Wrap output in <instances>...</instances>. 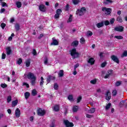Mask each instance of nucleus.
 I'll return each mask as SVG.
<instances>
[{"label":"nucleus","instance_id":"obj_58","mask_svg":"<svg viewBox=\"0 0 127 127\" xmlns=\"http://www.w3.org/2000/svg\"><path fill=\"white\" fill-rule=\"evenodd\" d=\"M125 104V102L124 101L120 102L119 105L120 107H123Z\"/></svg>","mask_w":127,"mask_h":127},{"label":"nucleus","instance_id":"obj_33","mask_svg":"<svg viewBox=\"0 0 127 127\" xmlns=\"http://www.w3.org/2000/svg\"><path fill=\"white\" fill-rule=\"evenodd\" d=\"M32 96H36L37 95V91L36 89H33L32 91Z\"/></svg>","mask_w":127,"mask_h":127},{"label":"nucleus","instance_id":"obj_21","mask_svg":"<svg viewBox=\"0 0 127 127\" xmlns=\"http://www.w3.org/2000/svg\"><path fill=\"white\" fill-rule=\"evenodd\" d=\"M25 98L27 100L30 97V93L29 92H26L24 93Z\"/></svg>","mask_w":127,"mask_h":127},{"label":"nucleus","instance_id":"obj_60","mask_svg":"<svg viewBox=\"0 0 127 127\" xmlns=\"http://www.w3.org/2000/svg\"><path fill=\"white\" fill-rule=\"evenodd\" d=\"M79 64H76L75 65H74V70H76V69H77V68H78V67H79Z\"/></svg>","mask_w":127,"mask_h":127},{"label":"nucleus","instance_id":"obj_57","mask_svg":"<svg viewBox=\"0 0 127 127\" xmlns=\"http://www.w3.org/2000/svg\"><path fill=\"white\" fill-rule=\"evenodd\" d=\"M59 16H60V15L58 14H55V19H58V18H59Z\"/></svg>","mask_w":127,"mask_h":127},{"label":"nucleus","instance_id":"obj_32","mask_svg":"<svg viewBox=\"0 0 127 127\" xmlns=\"http://www.w3.org/2000/svg\"><path fill=\"white\" fill-rule=\"evenodd\" d=\"M56 13L60 15H61V13H62V9H58L56 11Z\"/></svg>","mask_w":127,"mask_h":127},{"label":"nucleus","instance_id":"obj_46","mask_svg":"<svg viewBox=\"0 0 127 127\" xmlns=\"http://www.w3.org/2000/svg\"><path fill=\"white\" fill-rule=\"evenodd\" d=\"M121 84H122V81H117L115 83V86H116V87H119V86L121 85Z\"/></svg>","mask_w":127,"mask_h":127},{"label":"nucleus","instance_id":"obj_34","mask_svg":"<svg viewBox=\"0 0 127 127\" xmlns=\"http://www.w3.org/2000/svg\"><path fill=\"white\" fill-rule=\"evenodd\" d=\"M94 112H96L95 108L91 109L90 110L88 111V113H89V114H94Z\"/></svg>","mask_w":127,"mask_h":127},{"label":"nucleus","instance_id":"obj_11","mask_svg":"<svg viewBox=\"0 0 127 127\" xmlns=\"http://www.w3.org/2000/svg\"><path fill=\"white\" fill-rule=\"evenodd\" d=\"M53 42L51 43V45H58L59 44V42L57 41V40L54 39V38H52Z\"/></svg>","mask_w":127,"mask_h":127},{"label":"nucleus","instance_id":"obj_13","mask_svg":"<svg viewBox=\"0 0 127 127\" xmlns=\"http://www.w3.org/2000/svg\"><path fill=\"white\" fill-rule=\"evenodd\" d=\"M51 80H55V77L51 75H49L47 79V81L48 83H50Z\"/></svg>","mask_w":127,"mask_h":127},{"label":"nucleus","instance_id":"obj_38","mask_svg":"<svg viewBox=\"0 0 127 127\" xmlns=\"http://www.w3.org/2000/svg\"><path fill=\"white\" fill-rule=\"evenodd\" d=\"M81 101H82V96L80 95L79 97H77V103H80Z\"/></svg>","mask_w":127,"mask_h":127},{"label":"nucleus","instance_id":"obj_20","mask_svg":"<svg viewBox=\"0 0 127 127\" xmlns=\"http://www.w3.org/2000/svg\"><path fill=\"white\" fill-rule=\"evenodd\" d=\"M96 26L98 27V28H101V27H103V26H104V22L97 23L96 24Z\"/></svg>","mask_w":127,"mask_h":127},{"label":"nucleus","instance_id":"obj_6","mask_svg":"<svg viewBox=\"0 0 127 127\" xmlns=\"http://www.w3.org/2000/svg\"><path fill=\"white\" fill-rule=\"evenodd\" d=\"M27 78L29 80H33L36 78V76L34 75V74L32 72H29L27 74Z\"/></svg>","mask_w":127,"mask_h":127},{"label":"nucleus","instance_id":"obj_39","mask_svg":"<svg viewBox=\"0 0 127 127\" xmlns=\"http://www.w3.org/2000/svg\"><path fill=\"white\" fill-rule=\"evenodd\" d=\"M69 8H70L69 4H66L65 7H64V10L65 11H68V10H69Z\"/></svg>","mask_w":127,"mask_h":127},{"label":"nucleus","instance_id":"obj_3","mask_svg":"<svg viewBox=\"0 0 127 127\" xmlns=\"http://www.w3.org/2000/svg\"><path fill=\"white\" fill-rule=\"evenodd\" d=\"M70 55L72 57L76 55V57H73V59H75V58H78L79 57V53L77 52L76 49L74 48L70 51Z\"/></svg>","mask_w":127,"mask_h":127},{"label":"nucleus","instance_id":"obj_53","mask_svg":"<svg viewBox=\"0 0 127 127\" xmlns=\"http://www.w3.org/2000/svg\"><path fill=\"white\" fill-rule=\"evenodd\" d=\"M67 99L69 101H72V100H73V95H68V96L67 97Z\"/></svg>","mask_w":127,"mask_h":127},{"label":"nucleus","instance_id":"obj_62","mask_svg":"<svg viewBox=\"0 0 127 127\" xmlns=\"http://www.w3.org/2000/svg\"><path fill=\"white\" fill-rule=\"evenodd\" d=\"M80 10H81L82 11H83L84 12V11H86V7H82L80 8Z\"/></svg>","mask_w":127,"mask_h":127},{"label":"nucleus","instance_id":"obj_64","mask_svg":"<svg viewBox=\"0 0 127 127\" xmlns=\"http://www.w3.org/2000/svg\"><path fill=\"white\" fill-rule=\"evenodd\" d=\"M7 4H6L5 2H2V6L4 7V6H7Z\"/></svg>","mask_w":127,"mask_h":127},{"label":"nucleus","instance_id":"obj_40","mask_svg":"<svg viewBox=\"0 0 127 127\" xmlns=\"http://www.w3.org/2000/svg\"><path fill=\"white\" fill-rule=\"evenodd\" d=\"M127 57V51H125L121 56V57Z\"/></svg>","mask_w":127,"mask_h":127},{"label":"nucleus","instance_id":"obj_49","mask_svg":"<svg viewBox=\"0 0 127 127\" xmlns=\"http://www.w3.org/2000/svg\"><path fill=\"white\" fill-rule=\"evenodd\" d=\"M0 86L3 89H4L5 88H6L7 87V85H6L5 83H2L1 84Z\"/></svg>","mask_w":127,"mask_h":127},{"label":"nucleus","instance_id":"obj_16","mask_svg":"<svg viewBox=\"0 0 127 127\" xmlns=\"http://www.w3.org/2000/svg\"><path fill=\"white\" fill-rule=\"evenodd\" d=\"M6 52L7 55H10L11 53V49H10V47H8L6 49Z\"/></svg>","mask_w":127,"mask_h":127},{"label":"nucleus","instance_id":"obj_52","mask_svg":"<svg viewBox=\"0 0 127 127\" xmlns=\"http://www.w3.org/2000/svg\"><path fill=\"white\" fill-rule=\"evenodd\" d=\"M54 88L55 90H57L59 88V86H58V84L55 83Z\"/></svg>","mask_w":127,"mask_h":127},{"label":"nucleus","instance_id":"obj_56","mask_svg":"<svg viewBox=\"0 0 127 127\" xmlns=\"http://www.w3.org/2000/svg\"><path fill=\"white\" fill-rule=\"evenodd\" d=\"M5 11V9L4 8H1L0 10V13H3Z\"/></svg>","mask_w":127,"mask_h":127},{"label":"nucleus","instance_id":"obj_22","mask_svg":"<svg viewBox=\"0 0 127 127\" xmlns=\"http://www.w3.org/2000/svg\"><path fill=\"white\" fill-rule=\"evenodd\" d=\"M15 28L16 31H18L20 29V26L19 25V24L16 23L15 25Z\"/></svg>","mask_w":127,"mask_h":127},{"label":"nucleus","instance_id":"obj_44","mask_svg":"<svg viewBox=\"0 0 127 127\" xmlns=\"http://www.w3.org/2000/svg\"><path fill=\"white\" fill-rule=\"evenodd\" d=\"M106 65H107V62H104V63H102L101 64V66L102 68H104V67H106Z\"/></svg>","mask_w":127,"mask_h":127},{"label":"nucleus","instance_id":"obj_7","mask_svg":"<svg viewBox=\"0 0 127 127\" xmlns=\"http://www.w3.org/2000/svg\"><path fill=\"white\" fill-rule=\"evenodd\" d=\"M124 27H123V26H119L118 27H116L114 28V30L115 31H118L119 32H123V31H124Z\"/></svg>","mask_w":127,"mask_h":127},{"label":"nucleus","instance_id":"obj_43","mask_svg":"<svg viewBox=\"0 0 127 127\" xmlns=\"http://www.w3.org/2000/svg\"><path fill=\"white\" fill-rule=\"evenodd\" d=\"M32 54L34 56H36L37 55V52H36V50L35 49H33Z\"/></svg>","mask_w":127,"mask_h":127},{"label":"nucleus","instance_id":"obj_45","mask_svg":"<svg viewBox=\"0 0 127 127\" xmlns=\"http://www.w3.org/2000/svg\"><path fill=\"white\" fill-rule=\"evenodd\" d=\"M90 83L91 84H93V85H95V84H96L97 83V79H94L93 80H91Z\"/></svg>","mask_w":127,"mask_h":127},{"label":"nucleus","instance_id":"obj_55","mask_svg":"<svg viewBox=\"0 0 127 127\" xmlns=\"http://www.w3.org/2000/svg\"><path fill=\"white\" fill-rule=\"evenodd\" d=\"M86 118L88 119H91V118H93V115H91L90 114H86Z\"/></svg>","mask_w":127,"mask_h":127},{"label":"nucleus","instance_id":"obj_59","mask_svg":"<svg viewBox=\"0 0 127 127\" xmlns=\"http://www.w3.org/2000/svg\"><path fill=\"white\" fill-rule=\"evenodd\" d=\"M5 57H6V55H5L4 53H3L2 54L1 59H5Z\"/></svg>","mask_w":127,"mask_h":127},{"label":"nucleus","instance_id":"obj_12","mask_svg":"<svg viewBox=\"0 0 127 127\" xmlns=\"http://www.w3.org/2000/svg\"><path fill=\"white\" fill-rule=\"evenodd\" d=\"M15 115L16 118H19L20 117V110L19 108H17L15 111Z\"/></svg>","mask_w":127,"mask_h":127},{"label":"nucleus","instance_id":"obj_2","mask_svg":"<svg viewBox=\"0 0 127 127\" xmlns=\"http://www.w3.org/2000/svg\"><path fill=\"white\" fill-rule=\"evenodd\" d=\"M63 124L65 127H74V124L72 122H69L68 120H64L63 121Z\"/></svg>","mask_w":127,"mask_h":127},{"label":"nucleus","instance_id":"obj_10","mask_svg":"<svg viewBox=\"0 0 127 127\" xmlns=\"http://www.w3.org/2000/svg\"><path fill=\"white\" fill-rule=\"evenodd\" d=\"M106 100H107V101H110V100H111V92H110V91H107V92H106Z\"/></svg>","mask_w":127,"mask_h":127},{"label":"nucleus","instance_id":"obj_26","mask_svg":"<svg viewBox=\"0 0 127 127\" xmlns=\"http://www.w3.org/2000/svg\"><path fill=\"white\" fill-rule=\"evenodd\" d=\"M112 2H114V1L112 0H106L103 3L104 4H109V3H112Z\"/></svg>","mask_w":127,"mask_h":127},{"label":"nucleus","instance_id":"obj_31","mask_svg":"<svg viewBox=\"0 0 127 127\" xmlns=\"http://www.w3.org/2000/svg\"><path fill=\"white\" fill-rule=\"evenodd\" d=\"M116 20L117 21H118V22H123V19H122V17L121 16L117 17Z\"/></svg>","mask_w":127,"mask_h":127},{"label":"nucleus","instance_id":"obj_19","mask_svg":"<svg viewBox=\"0 0 127 127\" xmlns=\"http://www.w3.org/2000/svg\"><path fill=\"white\" fill-rule=\"evenodd\" d=\"M17 104H18V100H16L15 101H13L12 102L11 106L12 107V108H14V107H15V106H16V105H17Z\"/></svg>","mask_w":127,"mask_h":127},{"label":"nucleus","instance_id":"obj_47","mask_svg":"<svg viewBox=\"0 0 127 127\" xmlns=\"http://www.w3.org/2000/svg\"><path fill=\"white\" fill-rule=\"evenodd\" d=\"M111 24H114L115 23V18H111L110 20Z\"/></svg>","mask_w":127,"mask_h":127},{"label":"nucleus","instance_id":"obj_48","mask_svg":"<svg viewBox=\"0 0 127 127\" xmlns=\"http://www.w3.org/2000/svg\"><path fill=\"white\" fill-rule=\"evenodd\" d=\"M21 63H22V59L21 58H20L17 61V64L18 65H20L21 64Z\"/></svg>","mask_w":127,"mask_h":127},{"label":"nucleus","instance_id":"obj_51","mask_svg":"<svg viewBox=\"0 0 127 127\" xmlns=\"http://www.w3.org/2000/svg\"><path fill=\"white\" fill-rule=\"evenodd\" d=\"M104 23L106 26H108V25H110V21L109 20H106L104 22Z\"/></svg>","mask_w":127,"mask_h":127},{"label":"nucleus","instance_id":"obj_37","mask_svg":"<svg viewBox=\"0 0 127 127\" xmlns=\"http://www.w3.org/2000/svg\"><path fill=\"white\" fill-rule=\"evenodd\" d=\"M80 42L81 44H84V43L86 42V40L83 37H82L80 39Z\"/></svg>","mask_w":127,"mask_h":127},{"label":"nucleus","instance_id":"obj_14","mask_svg":"<svg viewBox=\"0 0 127 127\" xmlns=\"http://www.w3.org/2000/svg\"><path fill=\"white\" fill-rule=\"evenodd\" d=\"M78 45H79V41L77 40L74 41L71 43V46H73V47H77Z\"/></svg>","mask_w":127,"mask_h":127},{"label":"nucleus","instance_id":"obj_9","mask_svg":"<svg viewBox=\"0 0 127 127\" xmlns=\"http://www.w3.org/2000/svg\"><path fill=\"white\" fill-rule=\"evenodd\" d=\"M95 59L93 58H90L88 59L87 62L90 65H94L95 64Z\"/></svg>","mask_w":127,"mask_h":127},{"label":"nucleus","instance_id":"obj_25","mask_svg":"<svg viewBox=\"0 0 127 127\" xmlns=\"http://www.w3.org/2000/svg\"><path fill=\"white\" fill-rule=\"evenodd\" d=\"M72 20H73V15L70 14L67 20V23H69V22H72Z\"/></svg>","mask_w":127,"mask_h":127},{"label":"nucleus","instance_id":"obj_41","mask_svg":"<svg viewBox=\"0 0 127 127\" xmlns=\"http://www.w3.org/2000/svg\"><path fill=\"white\" fill-rule=\"evenodd\" d=\"M73 4H78L80 2V0H72Z\"/></svg>","mask_w":127,"mask_h":127},{"label":"nucleus","instance_id":"obj_4","mask_svg":"<svg viewBox=\"0 0 127 127\" xmlns=\"http://www.w3.org/2000/svg\"><path fill=\"white\" fill-rule=\"evenodd\" d=\"M102 11H105L107 14H111L112 13V8H107L106 7H102Z\"/></svg>","mask_w":127,"mask_h":127},{"label":"nucleus","instance_id":"obj_24","mask_svg":"<svg viewBox=\"0 0 127 127\" xmlns=\"http://www.w3.org/2000/svg\"><path fill=\"white\" fill-rule=\"evenodd\" d=\"M58 75L59 77H63L64 76V70H60Z\"/></svg>","mask_w":127,"mask_h":127},{"label":"nucleus","instance_id":"obj_29","mask_svg":"<svg viewBox=\"0 0 127 127\" xmlns=\"http://www.w3.org/2000/svg\"><path fill=\"white\" fill-rule=\"evenodd\" d=\"M111 106H112V104H111V103H108L105 106V110H106V111H108V110H109V109H110L111 108Z\"/></svg>","mask_w":127,"mask_h":127},{"label":"nucleus","instance_id":"obj_54","mask_svg":"<svg viewBox=\"0 0 127 127\" xmlns=\"http://www.w3.org/2000/svg\"><path fill=\"white\" fill-rule=\"evenodd\" d=\"M23 86H25L26 88H29V84L27 82H23Z\"/></svg>","mask_w":127,"mask_h":127},{"label":"nucleus","instance_id":"obj_23","mask_svg":"<svg viewBox=\"0 0 127 127\" xmlns=\"http://www.w3.org/2000/svg\"><path fill=\"white\" fill-rule=\"evenodd\" d=\"M31 61V60H30V59H28V60H27V61H26V67H29V66H30V61Z\"/></svg>","mask_w":127,"mask_h":127},{"label":"nucleus","instance_id":"obj_63","mask_svg":"<svg viewBox=\"0 0 127 127\" xmlns=\"http://www.w3.org/2000/svg\"><path fill=\"white\" fill-rule=\"evenodd\" d=\"M43 36H44L43 34H40L39 36L38 37V39H41Z\"/></svg>","mask_w":127,"mask_h":127},{"label":"nucleus","instance_id":"obj_36","mask_svg":"<svg viewBox=\"0 0 127 127\" xmlns=\"http://www.w3.org/2000/svg\"><path fill=\"white\" fill-rule=\"evenodd\" d=\"M112 94L113 97H115V96H117V94H118V91L116 89H114L112 92Z\"/></svg>","mask_w":127,"mask_h":127},{"label":"nucleus","instance_id":"obj_30","mask_svg":"<svg viewBox=\"0 0 127 127\" xmlns=\"http://www.w3.org/2000/svg\"><path fill=\"white\" fill-rule=\"evenodd\" d=\"M36 79L37 78H36L35 79H33L31 81V83L32 86H34L35 85V83H36Z\"/></svg>","mask_w":127,"mask_h":127},{"label":"nucleus","instance_id":"obj_61","mask_svg":"<svg viewBox=\"0 0 127 127\" xmlns=\"http://www.w3.org/2000/svg\"><path fill=\"white\" fill-rule=\"evenodd\" d=\"M88 34L89 36H92V35H93V32H92V31H89L88 32Z\"/></svg>","mask_w":127,"mask_h":127},{"label":"nucleus","instance_id":"obj_50","mask_svg":"<svg viewBox=\"0 0 127 127\" xmlns=\"http://www.w3.org/2000/svg\"><path fill=\"white\" fill-rule=\"evenodd\" d=\"M2 29H4V28L5 27V26H6V24H5V23H1V25H0Z\"/></svg>","mask_w":127,"mask_h":127},{"label":"nucleus","instance_id":"obj_28","mask_svg":"<svg viewBox=\"0 0 127 127\" xmlns=\"http://www.w3.org/2000/svg\"><path fill=\"white\" fill-rule=\"evenodd\" d=\"M78 109H79L78 106H74L72 109V111L74 113H76L78 112Z\"/></svg>","mask_w":127,"mask_h":127},{"label":"nucleus","instance_id":"obj_5","mask_svg":"<svg viewBox=\"0 0 127 127\" xmlns=\"http://www.w3.org/2000/svg\"><path fill=\"white\" fill-rule=\"evenodd\" d=\"M111 59L115 63H117V64H120V60H119V58H118V57L115 55H112L111 56Z\"/></svg>","mask_w":127,"mask_h":127},{"label":"nucleus","instance_id":"obj_8","mask_svg":"<svg viewBox=\"0 0 127 127\" xmlns=\"http://www.w3.org/2000/svg\"><path fill=\"white\" fill-rule=\"evenodd\" d=\"M39 9L40 11H42L43 12H45V11H46V7L43 4H40L39 6Z\"/></svg>","mask_w":127,"mask_h":127},{"label":"nucleus","instance_id":"obj_1","mask_svg":"<svg viewBox=\"0 0 127 127\" xmlns=\"http://www.w3.org/2000/svg\"><path fill=\"white\" fill-rule=\"evenodd\" d=\"M37 114L40 117H44L46 114V111L44 109L42 110V108H38L37 110Z\"/></svg>","mask_w":127,"mask_h":127},{"label":"nucleus","instance_id":"obj_15","mask_svg":"<svg viewBox=\"0 0 127 127\" xmlns=\"http://www.w3.org/2000/svg\"><path fill=\"white\" fill-rule=\"evenodd\" d=\"M53 110L55 112H59V110H60V106L58 105H56L54 106Z\"/></svg>","mask_w":127,"mask_h":127},{"label":"nucleus","instance_id":"obj_35","mask_svg":"<svg viewBox=\"0 0 127 127\" xmlns=\"http://www.w3.org/2000/svg\"><path fill=\"white\" fill-rule=\"evenodd\" d=\"M114 38L118 40L124 39V37L122 36H115Z\"/></svg>","mask_w":127,"mask_h":127},{"label":"nucleus","instance_id":"obj_18","mask_svg":"<svg viewBox=\"0 0 127 127\" xmlns=\"http://www.w3.org/2000/svg\"><path fill=\"white\" fill-rule=\"evenodd\" d=\"M44 84V78L43 76L41 77V81L40 82V86L41 88L43 87V84Z\"/></svg>","mask_w":127,"mask_h":127},{"label":"nucleus","instance_id":"obj_27","mask_svg":"<svg viewBox=\"0 0 127 127\" xmlns=\"http://www.w3.org/2000/svg\"><path fill=\"white\" fill-rule=\"evenodd\" d=\"M16 5L18 8H20V7H21V5H22L21 2H20V1L16 2Z\"/></svg>","mask_w":127,"mask_h":127},{"label":"nucleus","instance_id":"obj_42","mask_svg":"<svg viewBox=\"0 0 127 127\" xmlns=\"http://www.w3.org/2000/svg\"><path fill=\"white\" fill-rule=\"evenodd\" d=\"M7 103H10L11 102V96L9 95L7 98Z\"/></svg>","mask_w":127,"mask_h":127},{"label":"nucleus","instance_id":"obj_17","mask_svg":"<svg viewBox=\"0 0 127 127\" xmlns=\"http://www.w3.org/2000/svg\"><path fill=\"white\" fill-rule=\"evenodd\" d=\"M76 14H78V15H83L84 14V12L82 11L81 9H78L76 11Z\"/></svg>","mask_w":127,"mask_h":127}]
</instances>
